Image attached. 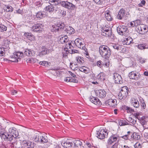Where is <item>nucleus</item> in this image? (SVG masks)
Masks as SVG:
<instances>
[{"instance_id": "1", "label": "nucleus", "mask_w": 148, "mask_h": 148, "mask_svg": "<svg viewBox=\"0 0 148 148\" xmlns=\"http://www.w3.org/2000/svg\"><path fill=\"white\" fill-rule=\"evenodd\" d=\"M99 51L101 56L106 59H108L111 55L110 49L107 46L102 45L99 48Z\"/></svg>"}, {"instance_id": "2", "label": "nucleus", "mask_w": 148, "mask_h": 148, "mask_svg": "<svg viewBox=\"0 0 148 148\" xmlns=\"http://www.w3.org/2000/svg\"><path fill=\"white\" fill-rule=\"evenodd\" d=\"M43 134L39 133L34 135L33 139L36 142H39L40 143H44L48 141L47 137L43 136Z\"/></svg>"}, {"instance_id": "3", "label": "nucleus", "mask_w": 148, "mask_h": 148, "mask_svg": "<svg viewBox=\"0 0 148 148\" xmlns=\"http://www.w3.org/2000/svg\"><path fill=\"white\" fill-rule=\"evenodd\" d=\"M128 89L127 86L122 87L118 95L119 99L120 100L125 99L128 95Z\"/></svg>"}, {"instance_id": "4", "label": "nucleus", "mask_w": 148, "mask_h": 148, "mask_svg": "<svg viewBox=\"0 0 148 148\" xmlns=\"http://www.w3.org/2000/svg\"><path fill=\"white\" fill-rule=\"evenodd\" d=\"M23 56V53L22 52H15L13 55L10 56L12 60H10L12 62H17L18 61V60H20L21 58H22Z\"/></svg>"}, {"instance_id": "5", "label": "nucleus", "mask_w": 148, "mask_h": 148, "mask_svg": "<svg viewBox=\"0 0 148 148\" xmlns=\"http://www.w3.org/2000/svg\"><path fill=\"white\" fill-rule=\"evenodd\" d=\"M61 5L62 7L68 10H74L76 8L75 5L68 1H61Z\"/></svg>"}, {"instance_id": "6", "label": "nucleus", "mask_w": 148, "mask_h": 148, "mask_svg": "<svg viewBox=\"0 0 148 148\" xmlns=\"http://www.w3.org/2000/svg\"><path fill=\"white\" fill-rule=\"evenodd\" d=\"M108 133L103 129H100L97 131V137L100 139H103L107 136Z\"/></svg>"}, {"instance_id": "7", "label": "nucleus", "mask_w": 148, "mask_h": 148, "mask_svg": "<svg viewBox=\"0 0 148 148\" xmlns=\"http://www.w3.org/2000/svg\"><path fill=\"white\" fill-rule=\"evenodd\" d=\"M117 31L118 33L121 35L126 34L127 32V28L124 26H120L117 28Z\"/></svg>"}, {"instance_id": "8", "label": "nucleus", "mask_w": 148, "mask_h": 148, "mask_svg": "<svg viewBox=\"0 0 148 148\" xmlns=\"http://www.w3.org/2000/svg\"><path fill=\"white\" fill-rule=\"evenodd\" d=\"M106 106L112 108H115L117 106V102L115 99H109L105 102Z\"/></svg>"}, {"instance_id": "9", "label": "nucleus", "mask_w": 148, "mask_h": 148, "mask_svg": "<svg viewBox=\"0 0 148 148\" xmlns=\"http://www.w3.org/2000/svg\"><path fill=\"white\" fill-rule=\"evenodd\" d=\"M113 77L116 83L121 84L123 83L122 79L121 76L119 74L116 73H114L113 74Z\"/></svg>"}, {"instance_id": "10", "label": "nucleus", "mask_w": 148, "mask_h": 148, "mask_svg": "<svg viewBox=\"0 0 148 148\" xmlns=\"http://www.w3.org/2000/svg\"><path fill=\"white\" fill-rule=\"evenodd\" d=\"M140 75L136 71H133L130 72L129 74V76L130 79L138 80L140 78Z\"/></svg>"}, {"instance_id": "11", "label": "nucleus", "mask_w": 148, "mask_h": 148, "mask_svg": "<svg viewBox=\"0 0 148 148\" xmlns=\"http://www.w3.org/2000/svg\"><path fill=\"white\" fill-rule=\"evenodd\" d=\"M75 43L78 48L83 50H85L86 49L84 44L82 43V40L79 38L76 39L75 41Z\"/></svg>"}, {"instance_id": "12", "label": "nucleus", "mask_w": 148, "mask_h": 148, "mask_svg": "<svg viewBox=\"0 0 148 148\" xmlns=\"http://www.w3.org/2000/svg\"><path fill=\"white\" fill-rule=\"evenodd\" d=\"M43 26L40 23L34 24L32 27V30L34 32H38L41 31Z\"/></svg>"}, {"instance_id": "13", "label": "nucleus", "mask_w": 148, "mask_h": 148, "mask_svg": "<svg viewBox=\"0 0 148 148\" xmlns=\"http://www.w3.org/2000/svg\"><path fill=\"white\" fill-rule=\"evenodd\" d=\"M22 145L23 148H35L33 144L29 141H23L22 142Z\"/></svg>"}, {"instance_id": "14", "label": "nucleus", "mask_w": 148, "mask_h": 148, "mask_svg": "<svg viewBox=\"0 0 148 148\" xmlns=\"http://www.w3.org/2000/svg\"><path fill=\"white\" fill-rule=\"evenodd\" d=\"M16 129L15 128L11 127L9 129L8 132L13 137L19 138L18 133L16 131Z\"/></svg>"}, {"instance_id": "15", "label": "nucleus", "mask_w": 148, "mask_h": 148, "mask_svg": "<svg viewBox=\"0 0 148 148\" xmlns=\"http://www.w3.org/2000/svg\"><path fill=\"white\" fill-rule=\"evenodd\" d=\"M147 25H144V24H141L138 27V29L139 31V33L141 34H145L146 33V30L147 28Z\"/></svg>"}, {"instance_id": "16", "label": "nucleus", "mask_w": 148, "mask_h": 148, "mask_svg": "<svg viewBox=\"0 0 148 148\" xmlns=\"http://www.w3.org/2000/svg\"><path fill=\"white\" fill-rule=\"evenodd\" d=\"M118 138L117 136H115L114 135L111 136L108 140V144L109 145H111L114 142L116 141Z\"/></svg>"}, {"instance_id": "17", "label": "nucleus", "mask_w": 148, "mask_h": 148, "mask_svg": "<svg viewBox=\"0 0 148 148\" xmlns=\"http://www.w3.org/2000/svg\"><path fill=\"white\" fill-rule=\"evenodd\" d=\"M96 95L100 98L105 97L106 95V91L103 90H98L96 92Z\"/></svg>"}, {"instance_id": "18", "label": "nucleus", "mask_w": 148, "mask_h": 148, "mask_svg": "<svg viewBox=\"0 0 148 148\" xmlns=\"http://www.w3.org/2000/svg\"><path fill=\"white\" fill-rule=\"evenodd\" d=\"M90 100L92 103L97 105H101L102 104L101 101L97 98L92 97L90 98Z\"/></svg>"}, {"instance_id": "19", "label": "nucleus", "mask_w": 148, "mask_h": 148, "mask_svg": "<svg viewBox=\"0 0 148 148\" xmlns=\"http://www.w3.org/2000/svg\"><path fill=\"white\" fill-rule=\"evenodd\" d=\"M131 103L132 106L136 108H138L140 107V104L138 100L134 98L131 99Z\"/></svg>"}, {"instance_id": "20", "label": "nucleus", "mask_w": 148, "mask_h": 148, "mask_svg": "<svg viewBox=\"0 0 148 148\" xmlns=\"http://www.w3.org/2000/svg\"><path fill=\"white\" fill-rule=\"evenodd\" d=\"M61 144L65 148H71L73 145V143L69 142V140L62 142Z\"/></svg>"}, {"instance_id": "21", "label": "nucleus", "mask_w": 148, "mask_h": 148, "mask_svg": "<svg viewBox=\"0 0 148 148\" xmlns=\"http://www.w3.org/2000/svg\"><path fill=\"white\" fill-rule=\"evenodd\" d=\"M125 14V10L123 9H121L119 10L117 17L119 19H122L124 17Z\"/></svg>"}, {"instance_id": "22", "label": "nucleus", "mask_w": 148, "mask_h": 148, "mask_svg": "<svg viewBox=\"0 0 148 148\" xmlns=\"http://www.w3.org/2000/svg\"><path fill=\"white\" fill-rule=\"evenodd\" d=\"M101 35L104 36H107L108 37H110L112 39H114V36L113 34L112 30H109V31L106 32V33H101Z\"/></svg>"}, {"instance_id": "23", "label": "nucleus", "mask_w": 148, "mask_h": 148, "mask_svg": "<svg viewBox=\"0 0 148 148\" xmlns=\"http://www.w3.org/2000/svg\"><path fill=\"white\" fill-rule=\"evenodd\" d=\"M5 129L3 128L0 130V136L2 139L6 141L7 139V133L4 131Z\"/></svg>"}, {"instance_id": "24", "label": "nucleus", "mask_w": 148, "mask_h": 148, "mask_svg": "<svg viewBox=\"0 0 148 148\" xmlns=\"http://www.w3.org/2000/svg\"><path fill=\"white\" fill-rule=\"evenodd\" d=\"M74 148H79L82 145V142L79 140H75L73 142Z\"/></svg>"}, {"instance_id": "25", "label": "nucleus", "mask_w": 148, "mask_h": 148, "mask_svg": "<svg viewBox=\"0 0 148 148\" xmlns=\"http://www.w3.org/2000/svg\"><path fill=\"white\" fill-rule=\"evenodd\" d=\"M74 29L70 26H67L65 29V31L69 35L73 34L74 33Z\"/></svg>"}, {"instance_id": "26", "label": "nucleus", "mask_w": 148, "mask_h": 148, "mask_svg": "<svg viewBox=\"0 0 148 148\" xmlns=\"http://www.w3.org/2000/svg\"><path fill=\"white\" fill-rule=\"evenodd\" d=\"M24 36L28 40L31 41H33L35 40L34 36L30 33H25Z\"/></svg>"}, {"instance_id": "27", "label": "nucleus", "mask_w": 148, "mask_h": 148, "mask_svg": "<svg viewBox=\"0 0 148 148\" xmlns=\"http://www.w3.org/2000/svg\"><path fill=\"white\" fill-rule=\"evenodd\" d=\"M133 41V40L131 37L129 36L127 38H125V39L123 41V45H129Z\"/></svg>"}, {"instance_id": "28", "label": "nucleus", "mask_w": 148, "mask_h": 148, "mask_svg": "<svg viewBox=\"0 0 148 148\" xmlns=\"http://www.w3.org/2000/svg\"><path fill=\"white\" fill-rule=\"evenodd\" d=\"M45 9L47 12L50 13L53 12L54 10L53 6L51 3L46 7Z\"/></svg>"}, {"instance_id": "29", "label": "nucleus", "mask_w": 148, "mask_h": 148, "mask_svg": "<svg viewBox=\"0 0 148 148\" xmlns=\"http://www.w3.org/2000/svg\"><path fill=\"white\" fill-rule=\"evenodd\" d=\"M79 70L80 71L85 73L88 74L90 73V70L88 68L83 66L82 67H79Z\"/></svg>"}, {"instance_id": "30", "label": "nucleus", "mask_w": 148, "mask_h": 148, "mask_svg": "<svg viewBox=\"0 0 148 148\" xmlns=\"http://www.w3.org/2000/svg\"><path fill=\"white\" fill-rule=\"evenodd\" d=\"M138 48L139 49L143 50L148 49V45L146 43H142L138 44Z\"/></svg>"}, {"instance_id": "31", "label": "nucleus", "mask_w": 148, "mask_h": 148, "mask_svg": "<svg viewBox=\"0 0 148 148\" xmlns=\"http://www.w3.org/2000/svg\"><path fill=\"white\" fill-rule=\"evenodd\" d=\"M34 52L33 50L31 49H25L24 52V55H25L28 56H32L33 53Z\"/></svg>"}, {"instance_id": "32", "label": "nucleus", "mask_w": 148, "mask_h": 148, "mask_svg": "<svg viewBox=\"0 0 148 148\" xmlns=\"http://www.w3.org/2000/svg\"><path fill=\"white\" fill-rule=\"evenodd\" d=\"M61 1L60 0H49V3H53L52 5H58L59 4L61 5Z\"/></svg>"}, {"instance_id": "33", "label": "nucleus", "mask_w": 148, "mask_h": 148, "mask_svg": "<svg viewBox=\"0 0 148 148\" xmlns=\"http://www.w3.org/2000/svg\"><path fill=\"white\" fill-rule=\"evenodd\" d=\"M44 15V14L42 12H39L36 13V17L38 19L40 20L42 18Z\"/></svg>"}, {"instance_id": "34", "label": "nucleus", "mask_w": 148, "mask_h": 148, "mask_svg": "<svg viewBox=\"0 0 148 148\" xmlns=\"http://www.w3.org/2000/svg\"><path fill=\"white\" fill-rule=\"evenodd\" d=\"M104 74L103 73H99L97 76V78L99 80L101 81H103L105 80Z\"/></svg>"}, {"instance_id": "35", "label": "nucleus", "mask_w": 148, "mask_h": 148, "mask_svg": "<svg viewBox=\"0 0 148 148\" xmlns=\"http://www.w3.org/2000/svg\"><path fill=\"white\" fill-rule=\"evenodd\" d=\"M139 100L141 106L143 107V108L144 109H145L146 107V104L144 102V100L142 98L140 97L139 98Z\"/></svg>"}, {"instance_id": "36", "label": "nucleus", "mask_w": 148, "mask_h": 148, "mask_svg": "<svg viewBox=\"0 0 148 148\" xmlns=\"http://www.w3.org/2000/svg\"><path fill=\"white\" fill-rule=\"evenodd\" d=\"M131 137H132L134 139L138 140L140 138V136L138 135V134L136 133H133L131 135Z\"/></svg>"}, {"instance_id": "37", "label": "nucleus", "mask_w": 148, "mask_h": 148, "mask_svg": "<svg viewBox=\"0 0 148 148\" xmlns=\"http://www.w3.org/2000/svg\"><path fill=\"white\" fill-rule=\"evenodd\" d=\"M66 43V45L65 46V47L66 48H64V49L65 51L67 52L68 50V49H71L72 45L71 43V42H67V43Z\"/></svg>"}, {"instance_id": "38", "label": "nucleus", "mask_w": 148, "mask_h": 148, "mask_svg": "<svg viewBox=\"0 0 148 148\" xmlns=\"http://www.w3.org/2000/svg\"><path fill=\"white\" fill-rule=\"evenodd\" d=\"M112 46L113 48L117 50H121L122 48V46H121L118 44H112Z\"/></svg>"}, {"instance_id": "39", "label": "nucleus", "mask_w": 148, "mask_h": 148, "mask_svg": "<svg viewBox=\"0 0 148 148\" xmlns=\"http://www.w3.org/2000/svg\"><path fill=\"white\" fill-rule=\"evenodd\" d=\"M119 124L120 126H124L128 124L127 122L125 120H119Z\"/></svg>"}, {"instance_id": "40", "label": "nucleus", "mask_w": 148, "mask_h": 148, "mask_svg": "<svg viewBox=\"0 0 148 148\" xmlns=\"http://www.w3.org/2000/svg\"><path fill=\"white\" fill-rule=\"evenodd\" d=\"M36 59L34 58H29L26 61L27 63L33 64L36 62Z\"/></svg>"}, {"instance_id": "41", "label": "nucleus", "mask_w": 148, "mask_h": 148, "mask_svg": "<svg viewBox=\"0 0 148 148\" xmlns=\"http://www.w3.org/2000/svg\"><path fill=\"white\" fill-rule=\"evenodd\" d=\"M47 49H45L42 50L41 52H40L38 54V55L40 57H42L43 55H46L47 53Z\"/></svg>"}, {"instance_id": "42", "label": "nucleus", "mask_w": 148, "mask_h": 148, "mask_svg": "<svg viewBox=\"0 0 148 148\" xmlns=\"http://www.w3.org/2000/svg\"><path fill=\"white\" fill-rule=\"evenodd\" d=\"M49 62L47 61H40L39 62V64L44 66H48L49 64Z\"/></svg>"}, {"instance_id": "43", "label": "nucleus", "mask_w": 148, "mask_h": 148, "mask_svg": "<svg viewBox=\"0 0 148 148\" xmlns=\"http://www.w3.org/2000/svg\"><path fill=\"white\" fill-rule=\"evenodd\" d=\"M83 58L79 56L76 57V59L77 62L80 64H82L84 62V61L83 59Z\"/></svg>"}, {"instance_id": "44", "label": "nucleus", "mask_w": 148, "mask_h": 148, "mask_svg": "<svg viewBox=\"0 0 148 148\" xmlns=\"http://www.w3.org/2000/svg\"><path fill=\"white\" fill-rule=\"evenodd\" d=\"M7 29V27L4 25L0 24V32L6 31Z\"/></svg>"}, {"instance_id": "45", "label": "nucleus", "mask_w": 148, "mask_h": 148, "mask_svg": "<svg viewBox=\"0 0 148 148\" xmlns=\"http://www.w3.org/2000/svg\"><path fill=\"white\" fill-rule=\"evenodd\" d=\"M13 137L10 134H8L7 133V139L6 141H11L13 139Z\"/></svg>"}, {"instance_id": "46", "label": "nucleus", "mask_w": 148, "mask_h": 148, "mask_svg": "<svg viewBox=\"0 0 148 148\" xmlns=\"http://www.w3.org/2000/svg\"><path fill=\"white\" fill-rule=\"evenodd\" d=\"M134 24L135 27H136L138 25L140 26V24H140L141 23V21L140 20H136L135 21H134Z\"/></svg>"}, {"instance_id": "47", "label": "nucleus", "mask_w": 148, "mask_h": 148, "mask_svg": "<svg viewBox=\"0 0 148 148\" xmlns=\"http://www.w3.org/2000/svg\"><path fill=\"white\" fill-rule=\"evenodd\" d=\"M125 108L126 110H127V112H130V113H132L134 112V109H132L131 108L128 107V106H125Z\"/></svg>"}, {"instance_id": "48", "label": "nucleus", "mask_w": 148, "mask_h": 148, "mask_svg": "<svg viewBox=\"0 0 148 148\" xmlns=\"http://www.w3.org/2000/svg\"><path fill=\"white\" fill-rule=\"evenodd\" d=\"M128 121L133 125H134L136 123V121L135 119H133L129 117L128 118Z\"/></svg>"}, {"instance_id": "49", "label": "nucleus", "mask_w": 148, "mask_h": 148, "mask_svg": "<svg viewBox=\"0 0 148 148\" xmlns=\"http://www.w3.org/2000/svg\"><path fill=\"white\" fill-rule=\"evenodd\" d=\"M13 8L11 6L7 5L6 9V11L7 12H12L13 11Z\"/></svg>"}, {"instance_id": "50", "label": "nucleus", "mask_w": 148, "mask_h": 148, "mask_svg": "<svg viewBox=\"0 0 148 148\" xmlns=\"http://www.w3.org/2000/svg\"><path fill=\"white\" fill-rule=\"evenodd\" d=\"M5 51L4 48L0 47V56H2L5 54Z\"/></svg>"}, {"instance_id": "51", "label": "nucleus", "mask_w": 148, "mask_h": 148, "mask_svg": "<svg viewBox=\"0 0 148 148\" xmlns=\"http://www.w3.org/2000/svg\"><path fill=\"white\" fill-rule=\"evenodd\" d=\"M70 82L77 83L78 82V80L76 79V77H71L70 79Z\"/></svg>"}, {"instance_id": "52", "label": "nucleus", "mask_w": 148, "mask_h": 148, "mask_svg": "<svg viewBox=\"0 0 148 148\" xmlns=\"http://www.w3.org/2000/svg\"><path fill=\"white\" fill-rule=\"evenodd\" d=\"M64 36L63 35L60 37L59 41L61 43H65V40Z\"/></svg>"}, {"instance_id": "53", "label": "nucleus", "mask_w": 148, "mask_h": 148, "mask_svg": "<svg viewBox=\"0 0 148 148\" xmlns=\"http://www.w3.org/2000/svg\"><path fill=\"white\" fill-rule=\"evenodd\" d=\"M135 148H141V146L140 143H136L134 145Z\"/></svg>"}, {"instance_id": "54", "label": "nucleus", "mask_w": 148, "mask_h": 148, "mask_svg": "<svg viewBox=\"0 0 148 148\" xmlns=\"http://www.w3.org/2000/svg\"><path fill=\"white\" fill-rule=\"evenodd\" d=\"M84 51V54L86 56V58H89V56L88 53L87 51V49L86 48L85 50H83Z\"/></svg>"}, {"instance_id": "55", "label": "nucleus", "mask_w": 148, "mask_h": 148, "mask_svg": "<svg viewBox=\"0 0 148 148\" xmlns=\"http://www.w3.org/2000/svg\"><path fill=\"white\" fill-rule=\"evenodd\" d=\"M60 14L62 16H64L66 15V11L64 10H61L60 11Z\"/></svg>"}, {"instance_id": "56", "label": "nucleus", "mask_w": 148, "mask_h": 148, "mask_svg": "<svg viewBox=\"0 0 148 148\" xmlns=\"http://www.w3.org/2000/svg\"><path fill=\"white\" fill-rule=\"evenodd\" d=\"M146 2L145 0H143L141 1L140 3L139 4V7H142L143 5H144L145 4Z\"/></svg>"}, {"instance_id": "57", "label": "nucleus", "mask_w": 148, "mask_h": 148, "mask_svg": "<svg viewBox=\"0 0 148 148\" xmlns=\"http://www.w3.org/2000/svg\"><path fill=\"white\" fill-rule=\"evenodd\" d=\"M112 29L110 27H108V29H102L101 30V33H103V32L104 33H106V32H108L109 31V30H111Z\"/></svg>"}, {"instance_id": "58", "label": "nucleus", "mask_w": 148, "mask_h": 148, "mask_svg": "<svg viewBox=\"0 0 148 148\" xmlns=\"http://www.w3.org/2000/svg\"><path fill=\"white\" fill-rule=\"evenodd\" d=\"M105 17L106 19L109 21H111L112 19L110 15L106 16Z\"/></svg>"}, {"instance_id": "59", "label": "nucleus", "mask_w": 148, "mask_h": 148, "mask_svg": "<svg viewBox=\"0 0 148 148\" xmlns=\"http://www.w3.org/2000/svg\"><path fill=\"white\" fill-rule=\"evenodd\" d=\"M96 64L98 66L100 67L101 66H102L101 61L100 60L98 61L96 63Z\"/></svg>"}, {"instance_id": "60", "label": "nucleus", "mask_w": 148, "mask_h": 148, "mask_svg": "<svg viewBox=\"0 0 148 148\" xmlns=\"http://www.w3.org/2000/svg\"><path fill=\"white\" fill-rule=\"evenodd\" d=\"M63 36H64V38L65 40V43H67V42L68 41V37L67 36L65 35H63Z\"/></svg>"}, {"instance_id": "61", "label": "nucleus", "mask_w": 148, "mask_h": 148, "mask_svg": "<svg viewBox=\"0 0 148 148\" xmlns=\"http://www.w3.org/2000/svg\"><path fill=\"white\" fill-rule=\"evenodd\" d=\"M140 62L141 63H143L145 62V60L144 59L141 58H139Z\"/></svg>"}, {"instance_id": "62", "label": "nucleus", "mask_w": 148, "mask_h": 148, "mask_svg": "<svg viewBox=\"0 0 148 148\" xmlns=\"http://www.w3.org/2000/svg\"><path fill=\"white\" fill-rule=\"evenodd\" d=\"M129 135L128 134L126 135H125L123 136L122 137V138L125 139L127 140L128 138V137Z\"/></svg>"}, {"instance_id": "63", "label": "nucleus", "mask_w": 148, "mask_h": 148, "mask_svg": "<svg viewBox=\"0 0 148 148\" xmlns=\"http://www.w3.org/2000/svg\"><path fill=\"white\" fill-rule=\"evenodd\" d=\"M140 114V113L138 112V113H135L134 114V115L135 116L137 119L138 118V116H139V115Z\"/></svg>"}, {"instance_id": "64", "label": "nucleus", "mask_w": 148, "mask_h": 148, "mask_svg": "<svg viewBox=\"0 0 148 148\" xmlns=\"http://www.w3.org/2000/svg\"><path fill=\"white\" fill-rule=\"evenodd\" d=\"M69 74L71 76L73 77H76V75H75L73 73H72L71 71H69Z\"/></svg>"}]
</instances>
